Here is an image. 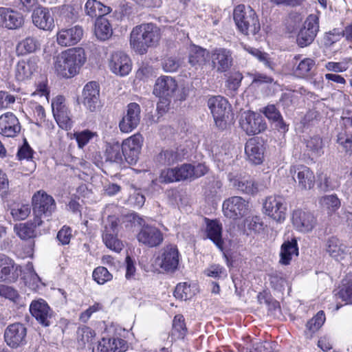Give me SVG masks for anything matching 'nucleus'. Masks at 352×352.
I'll return each mask as SVG.
<instances>
[{
	"label": "nucleus",
	"mask_w": 352,
	"mask_h": 352,
	"mask_svg": "<svg viewBox=\"0 0 352 352\" xmlns=\"http://www.w3.org/2000/svg\"><path fill=\"white\" fill-rule=\"evenodd\" d=\"M85 60L83 49L71 48L55 57L54 66L58 76L69 78L78 73Z\"/></svg>",
	"instance_id": "f257e3e1"
},
{
	"label": "nucleus",
	"mask_w": 352,
	"mask_h": 352,
	"mask_svg": "<svg viewBox=\"0 0 352 352\" xmlns=\"http://www.w3.org/2000/svg\"><path fill=\"white\" fill-rule=\"evenodd\" d=\"M160 30L153 23H142L133 28L130 45L140 54H146L148 48L155 47L160 39Z\"/></svg>",
	"instance_id": "f03ea898"
},
{
	"label": "nucleus",
	"mask_w": 352,
	"mask_h": 352,
	"mask_svg": "<svg viewBox=\"0 0 352 352\" xmlns=\"http://www.w3.org/2000/svg\"><path fill=\"white\" fill-rule=\"evenodd\" d=\"M233 17L239 31L245 35H256L261 30L258 16L250 6L238 5L234 10Z\"/></svg>",
	"instance_id": "7ed1b4c3"
},
{
	"label": "nucleus",
	"mask_w": 352,
	"mask_h": 352,
	"mask_svg": "<svg viewBox=\"0 0 352 352\" xmlns=\"http://www.w3.org/2000/svg\"><path fill=\"white\" fill-rule=\"evenodd\" d=\"M181 258L177 245L168 244L158 252L153 265L160 272L172 274L179 270Z\"/></svg>",
	"instance_id": "20e7f679"
},
{
	"label": "nucleus",
	"mask_w": 352,
	"mask_h": 352,
	"mask_svg": "<svg viewBox=\"0 0 352 352\" xmlns=\"http://www.w3.org/2000/svg\"><path fill=\"white\" fill-rule=\"evenodd\" d=\"M32 210L37 225H43L42 217L49 218L55 211L56 206L54 198L43 190H38L32 198Z\"/></svg>",
	"instance_id": "39448f33"
},
{
	"label": "nucleus",
	"mask_w": 352,
	"mask_h": 352,
	"mask_svg": "<svg viewBox=\"0 0 352 352\" xmlns=\"http://www.w3.org/2000/svg\"><path fill=\"white\" fill-rule=\"evenodd\" d=\"M208 106L213 116L217 126L221 129L226 127V118H228L230 105L228 100L221 96L211 97L208 100Z\"/></svg>",
	"instance_id": "423d86ee"
},
{
	"label": "nucleus",
	"mask_w": 352,
	"mask_h": 352,
	"mask_svg": "<svg viewBox=\"0 0 352 352\" xmlns=\"http://www.w3.org/2000/svg\"><path fill=\"white\" fill-rule=\"evenodd\" d=\"M239 124L248 135L258 134L267 129V123L264 118L259 113L250 111L241 114Z\"/></svg>",
	"instance_id": "0eeeda50"
},
{
	"label": "nucleus",
	"mask_w": 352,
	"mask_h": 352,
	"mask_svg": "<svg viewBox=\"0 0 352 352\" xmlns=\"http://www.w3.org/2000/svg\"><path fill=\"white\" fill-rule=\"evenodd\" d=\"M210 60L212 69L220 74L229 71L234 63L232 52L225 47H217L211 50Z\"/></svg>",
	"instance_id": "6e6552de"
},
{
	"label": "nucleus",
	"mask_w": 352,
	"mask_h": 352,
	"mask_svg": "<svg viewBox=\"0 0 352 352\" xmlns=\"http://www.w3.org/2000/svg\"><path fill=\"white\" fill-rule=\"evenodd\" d=\"M249 204L240 196H233L224 200L222 205L223 214L232 219H239L248 214Z\"/></svg>",
	"instance_id": "1a4fd4ad"
},
{
	"label": "nucleus",
	"mask_w": 352,
	"mask_h": 352,
	"mask_svg": "<svg viewBox=\"0 0 352 352\" xmlns=\"http://www.w3.org/2000/svg\"><path fill=\"white\" fill-rule=\"evenodd\" d=\"M319 30V18L316 14H310L304 22L297 35V43L304 47L310 45Z\"/></svg>",
	"instance_id": "9d476101"
},
{
	"label": "nucleus",
	"mask_w": 352,
	"mask_h": 352,
	"mask_svg": "<svg viewBox=\"0 0 352 352\" xmlns=\"http://www.w3.org/2000/svg\"><path fill=\"white\" fill-rule=\"evenodd\" d=\"M27 329L23 324L15 322L7 327L4 340L8 346L16 349L26 344Z\"/></svg>",
	"instance_id": "9b49d317"
},
{
	"label": "nucleus",
	"mask_w": 352,
	"mask_h": 352,
	"mask_svg": "<svg viewBox=\"0 0 352 352\" xmlns=\"http://www.w3.org/2000/svg\"><path fill=\"white\" fill-rule=\"evenodd\" d=\"M52 108L54 117L63 129H71L72 121L70 118V112L65 104V99L62 96H58L52 100Z\"/></svg>",
	"instance_id": "f8f14e48"
},
{
	"label": "nucleus",
	"mask_w": 352,
	"mask_h": 352,
	"mask_svg": "<svg viewBox=\"0 0 352 352\" xmlns=\"http://www.w3.org/2000/svg\"><path fill=\"white\" fill-rule=\"evenodd\" d=\"M192 173L191 164H183L180 166L162 170L159 177V182L160 183L169 184L192 179Z\"/></svg>",
	"instance_id": "ddd939ff"
},
{
	"label": "nucleus",
	"mask_w": 352,
	"mask_h": 352,
	"mask_svg": "<svg viewBox=\"0 0 352 352\" xmlns=\"http://www.w3.org/2000/svg\"><path fill=\"white\" fill-rule=\"evenodd\" d=\"M265 213L274 220L280 222L286 215L285 199L280 196H270L266 198L263 204Z\"/></svg>",
	"instance_id": "4468645a"
},
{
	"label": "nucleus",
	"mask_w": 352,
	"mask_h": 352,
	"mask_svg": "<svg viewBox=\"0 0 352 352\" xmlns=\"http://www.w3.org/2000/svg\"><path fill=\"white\" fill-rule=\"evenodd\" d=\"M143 138L136 133L123 141L121 144L124 152V157L129 164H135L140 153Z\"/></svg>",
	"instance_id": "2eb2a0df"
},
{
	"label": "nucleus",
	"mask_w": 352,
	"mask_h": 352,
	"mask_svg": "<svg viewBox=\"0 0 352 352\" xmlns=\"http://www.w3.org/2000/svg\"><path fill=\"white\" fill-rule=\"evenodd\" d=\"M82 102L91 112L96 111L100 108V87L96 82L91 81L85 85L82 93Z\"/></svg>",
	"instance_id": "dca6fc26"
},
{
	"label": "nucleus",
	"mask_w": 352,
	"mask_h": 352,
	"mask_svg": "<svg viewBox=\"0 0 352 352\" xmlns=\"http://www.w3.org/2000/svg\"><path fill=\"white\" fill-rule=\"evenodd\" d=\"M137 239L147 247L155 248L163 242L164 236L162 232L156 227L143 225L137 234Z\"/></svg>",
	"instance_id": "f3484780"
},
{
	"label": "nucleus",
	"mask_w": 352,
	"mask_h": 352,
	"mask_svg": "<svg viewBox=\"0 0 352 352\" xmlns=\"http://www.w3.org/2000/svg\"><path fill=\"white\" fill-rule=\"evenodd\" d=\"M140 107L135 102L128 104L126 113L119 123V127L122 132L129 133L135 129L140 122Z\"/></svg>",
	"instance_id": "a211bd4d"
},
{
	"label": "nucleus",
	"mask_w": 352,
	"mask_h": 352,
	"mask_svg": "<svg viewBox=\"0 0 352 352\" xmlns=\"http://www.w3.org/2000/svg\"><path fill=\"white\" fill-rule=\"evenodd\" d=\"M290 173L300 189H311L314 186L315 176L309 168L302 165L296 166L291 168Z\"/></svg>",
	"instance_id": "6ab92c4d"
},
{
	"label": "nucleus",
	"mask_w": 352,
	"mask_h": 352,
	"mask_svg": "<svg viewBox=\"0 0 352 352\" xmlns=\"http://www.w3.org/2000/svg\"><path fill=\"white\" fill-rule=\"evenodd\" d=\"M30 311L41 325L48 327L51 324L52 311L44 300H33L30 306Z\"/></svg>",
	"instance_id": "aec40b11"
},
{
	"label": "nucleus",
	"mask_w": 352,
	"mask_h": 352,
	"mask_svg": "<svg viewBox=\"0 0 352 352\" xmlns=\"http://www.w3.org/2000/svg\"><path fill=\"white\" fill-rule=\"evenodd\" d=\"M292 223L297 230L309 232L316 226L317 220L311 212L296 210L292 214Z\"/></svg>",
	"instance_id": "412c9836"
},
{
	"label": "nucleus",
	"mask_w": 352,
	"mask_h": 352,
	"mask_svg": "<svg viewBox=\"0 0 352 352\" xmlns=\"http://www.w3.org/2000/svg\"><path fill=\"white\" fill-rule=\"evenodd\" d=\"M177 90L175 80L170 76H162L156 80L153 94L160 98H175Z\"/></svg>",
	"instance_id": "4be33fe9"
},
{
	"label": "nucleus",
	"mask_w": 352,
	"mask_h": 352,
	"mask_svg": "<svg viewBox=\"0 0 352 352\" xmlns=\"http://www.w3.org/2000/svg\"><path fill=\"white\" fill-rule=\"evenodd\" d=\"M19 267L12 258L0 254V282H15L19 276Z\"/></svg>",
	"instance_id": "5701e85b"
},
{
	"label": "nucleus",
	"mask_w": 352,
	"mask_h": 352,
	"mask_svg": "<svg viewBox=\"0 0 352 352\" xmlns=\"http://www.w3.org/2000/svg\"><path fill=\"white\" fill-rule=\"evenodd\" d=\"M32 10V19L35 26L43 30H52L54 27V17L47 8L36 6Z\"/></svg>",
	"instance_id": "b1692460"
},
{
	"label": "nucleus",
	"mask_w": 352,
	"mask_h": 352,
	"mask_svg": "<svg viewBox=\"0 0 352 352\" xmlns=\"http://www.w3.org/2000/svg\"><path fill=\"white\" fill-rule=\"evenodd\" d=\"M131 60L130 58L122 52H116L112 54L109 60V67L113 73L120 76H124L131 70Z\"/></svg>",
	"instance_id": "393cba45"
},
{
	"label": "nucleus",
	"mask_w": 352,
	"mask_h": 352,
	"mask_svg": "<svg viewBox=\"0 0 352 352\" xmlns=\"http://www.w3.org/2000/svg\"><path fill=\"white\" fill-rule=\"evenodd\" d=\"M23 23V16L18 11L8 8H0V27L16 30L21 28Z\"/></svg>",
	"instance_id": "a878e982"
},
{
	"label": "nucleus",
	"mask_w": 352,
	"mask_h": 352,
	"mask_svg": "<svg viewBox=\"0 0 352 352\" xmlns=\"http://www.w3.org/2000/svg\"><path fill=\"white\" fill-rule=\"evenodd\" d=\"M265 150L263 142L258 138H250L245 146V153L248 160L256 165L263 162Z\"/></svg>",
	"instance_id": "bb28decb"
},
{
	"label": "nucleus",
	"mask_w": 352,
	"mask_h": 352,
	"mask_svg": "<svg viewBox=\"0 0 352 352\" xmlns=\"http://www.w3.org/2000/svg\"><path fill=\"white\" fill-rule=\"evenodd\" d=\"M82 36L83 29L77 25L59 30L56 35V41L58 45L67 47L76 45L81 40Z\"/></svg>",
	"instance_id": "cd10ccee"
},
{
	"label": "nucleus",
	"mask_w": 352,
	"mask_h": 352,
	"mask_svg": "<svg viewBox=\"0 0 352 352\" xmlns=\"http://www.w3.org/2000/svg\"><path fill=\"white\" fill-rule=\"evenodd\" d=\"M21 124L12 113L8 112L0 116V133L8 138L16 137L21 131Z\"/></svg>",
	"instance_id": "c85d7f7f"
},
{
	"label": "nucleus",
	"mask_w": 352,
	"mask_h": 352,
	"mask_svg": "<svg viewBox=\"0 0 352 352\" xmlns=\"http://www.w3.org/2000/svg\"><path fill=\"white\" fill-rule=\"evenodd\" d=\"M326 252L336 261L343 260L348 254V247L338 238L331 236L325 243Z\"/></svg>",
	"instance_id": "c756f323"
},
{
	"label": "nucleus",
	"mask_w": 352,
	"mask_h": 352,
	"mask_svg": "<svg viewBox=\"0 0 352 352\" xmlns=\"http://www.w3.org/2000/svg\"><path fill=\"white\" fill-rule=\"evenodd\" d=\"M230 185L243 193L254 195L258 192L257 184L251 179L229 174Z\"/></svg>",
	"instance_id": "7c9ffc66"
},
{
	"label": "nucleus",
	"mask_w": 352,
	"mask_h": 352,
	"mask_svg": "<svg viewBox=\"0 0 352 352\" xmlns=\"http://www.w3.org/2000/svg\"><path fill=\"white\" fill-rule=\"evenodd\" d=\"M184 151L182 149L168 148L162 150L156 157L155 161L160 165L170 166L184 158Z\"/></svg>",
	"instance_id": "2f4dec72"
},
{
	"label": "nucleus",
	"mask_w": 352,
	"mask_h": 352,
	"mask_svg": "<svg viewBox=\"0 0 352 352\" xmlns=\"http://www.w3.org/2000/svg\"><path fill=\"white\" fill-rule=\"evenodd\" d=\"M210 52L206 49L192 45L189 52L188 63L195 69H198L206 64L207 58H210Z\"/></svg>",
	"instance_id": "473e14b6"
},
{
	"label": "nucleus",
	"mask_w": 352,
	"mask_h": 352,
	"mask_svg": "<svg viewBox=\"0 0 352 352\" xmlns=\"http://www.w3.org/2000/svg\"><path fill=\"white\" fill-rule=\"evenodd\" d=\"M43 225H37L34 217L32 221L15 224L14 232L22 240H28L36 236L35 228Z\"/></svg>",
	"instance_id": "72a5a7b5"
},
{
	"label": "nucleus",
	"mask_w": 352,
	"mask_h": 352,
	"mask_svg": "<svg viewBox=\"0 0 352 352\" xmlns=\"http://www.w3.org/2000/svg\"><path fill=\"white\" fill-rule=\"evenodd\" d=\"M85 12L87 15L94 18L103 17L110 13L111 9L97 0H88L85 3Z\"/></svg>",
	"instance_id": "f704fd0d"
},
{
	"label": "nucleus",
	"mask_w": 352,
	"mask_h": 352,
	"mask_svg": "<svg viewBox=\"0 0 352 352\" xmlns=\"http://www.w3.org/2000/svg\"><path fill=\"white\" fill-rule=\"evenodd\" d=\"M222 226L217 220H208L206 232L208 237L221 250L223 249V241L221 237Z\"/></svg>",
	"instance_id": "c9c22d12"
},
{
	"label": "nucleus",
	"mask_w": 352,
	"mask_h": 352,
	"mask_svg": "<svg viewBox=\"0 0 352 352\" xmlns=\"http://www.w3.org/2000/svg\"><path fill=\"white\" fill-rule=\"evenodd\" d=\"M95 34L101 41L109 39L112 34V27L109 20L105 17H98L95 23Z\"/></svg>",
	"instance_id": "e433bc0d"
},
{
	"label": "nucleus",
	"mask_w": 352,
	"mask_h": 352,
	"mask_svg": "<svg viewBox=\"0 0 352 352\" xmlns=\"http://www.w3.org/2000/svg\"><path fill=\"white\" fill-rule=\"evenodd\" d=\"M307 151L314 157H320L324 154L325 143L318 135L310 137L305 142Z\"/></svg>",
	"instance_id": "4c0bfd02"
},
{
	"label": "nucleus",
	"mask_w": 352,
	"mask_h": 352,
	"mask_svg": "<svg viewBox=\"0 0 352 352\" xmlns=\"http://www.w3.org/2000/svg\"><path fill=\"white\" fill-rule=\"evenodd\" d=\"M315 67V60L309 58H305L299 62L294 69V74L299 78L309 77L314 74Z\"/></svg>",
	"instance_id": "58836bf2"
},
{
	"label": "nucleus",
	"mask_w": 352,
	"mask_h": 352,
	"mask_svg": "<svg viewBox=\"0 0 352 352\" xmlns=\"http://www.w3.org/2000/svg\"><path fill=\"white\" fill-rule=\"evenodd\" d=\"M107 160L121 163L123 161L124 152L121 144L116 141H113L107 144L105 151Z\"/></svg>",
	"instance_id": "ea45409f"
},
{
	"label": "nucleus",
	"mask_w": 352,
	"mask_h": 352,
	"mask_svg": "<svg viewBox=\"0 0 352 352\" xmlns=\"http://www.w3.org/2000/svg\"><path fill=\"white\" fill-rule=\"evenodd\" d=\"M76 333L78 346L81 349H85L87 344L91 348L96 336L94 331L89 327L83 326L78 329Z\"/></svg>",
	"instance_id": "a19ab883"
},
{
	"label": "nucleus",
	"mask_w": 352,
	"mask_h": 352,
	"mask_svg": "<svg viewBox=\"0 0 352 352\" xmlns=\"http://www.w3.org/2000/svg\"><path fill=\"white\" fill-rule=\"evenodd\" d=\"M336 144L339 152L349 155L352 153V135L347 134L345 130H342L337 135Z\"/></svg>",
	"instance_id": "79ce46f5"
},
{
	"label": "nucleus",
	"mask_w": 352,
	"mask_h": 352,
	"mask_svg": "<svg viewBox=\"0 0 352 352\" xmlns=\"http://www.w3.org/2000/svg\"><path fill=\"white\" fill-rule=\"evenodd\" d=\"M36 71V66L32 61L21 60L16 67V77L19 80L30 78Z\"/></svg>",
	"instance_id": "37998d69"
},
{
	"label": "nucleus",
	"mask_w": 352,
	"mask_h": 352,
	"mask_svg": "<svg viewBox=\"0 0 352 352\" xmlns=\"http://www.w3.org/2000/svg\"><path fill=\"white\" fill-rule=\"evenodd\" d=\"M325 321V316L323 311H320L306 324L305 333L307 337L311 338L313 334L316 332L324 324Z\"/></svg>",
	"instance_id": "c03bdc74"
},
{
	"label": "nucleus",
	"mask_w": 352,
	"mask_h": 352,
	"mask_svg": "<svg viewBox=\"0 0 352 352\" xmlns=\"http://www.w3.org/2000/svg\"><path fill=\"white\" fill-rule=\"evenodd\" d=\"M31 207L28 204H14L10 208V214L15 221H23L28 217Z\"/></svg>",
	"instance_id": "a18cd8bd"
},
{
	"label": "nucleus",
	"mask_w": 352,
	"mask_h": 352,
	"mask_svg": "<svg viewBox=\"0 0 352 352\" xmlns=\"http://www.w3.org/2000/svg\"><path fill=\"white\" fill-rule=\"evenodd\" d=\"M187 332V328L184 322V318L182 315L175 316L173 321L172 336L177 339H183Z\"/></svg>",
	"instance_id": "49530a36"
},
{
	"label": "nucleus",
	"mask_w": 352,
	"mask_h": 352,
	"mask_svg": "<svg viewBox=\"0 0 352 352\" xmlns=\"http://www.w3.org/2000/svg\"><path fill=\"white\" fill-rule=\"evenodd\" d=\"M18 47L23 53H32L40 48V43L36 38L29 36L21 41Z\"/></svg>",
	"instance_id": "de8ad7c7"
},
{
	"label": "nucleus",
	"mask_w": 352,
	"mask_h": 352,
	"mask_svg": "<svg viewBox=\"0 0 352 352\" xmlns=\"http://www.w3.org/2000/svg\"><path fill=\"white\" fill-rule=\"evenodd\" d=\"M320 203L322 207L327 209L329 212L336 211L340 206V199L334 195L322 197L320 199Z\"/></svg>",
	"instance_id": "09e8293b"
},
{
	"label": "nucleus",
	"mask_w": 352,
	"mask_h": 352,
	"mask_svg": "<svg viewBox=\"0 0 352 352\" xmlns=\"http://www.w3.org/2000/svg\"><path fill=\"white\" fill-rule=\"evenodd\" d=\"M345 281L338 295L346 304H352V276L348 277Z\"/></svg>",
	"instance_id": "8fccbe9b"
},
{
	"label": "nucleus",
	"mask_w": 352,
	"mask_h": 352,
	"mask_svg": "<svg viewBox=\"0 0 352 352\" xmlns=\"http://www.w3.org/2000/svg\"><path fill=\"white\" fill-rule=\"evenodd\" d=\"M93 278L98 284L102 285L112 278V275L104 267H98L93 272Z\"/></svg>",
	"instance_id": "3c124183"
},
{
	"label": "nucleus",
	"mask_w": 352,
	"mask_h": 352,
	"mask_svg": "<svg viewBox=\"0 0 352 352\" xmlns=\"http://www.w3.org/2000/svg\"><path fill=\"white\" fill-rule=\"evenodd\" d=\"M174 296L181 300H186L190 298V288L186 283L177 284L174 291Z\"/></svg>",
	"instance_id": "603ef678"
},
{
	"label": "nucleus",
	"mask_w": 352,
	"mask_h": 352,
	"mask_svg": "<svg viewBox=\"0 0 352 352\" xmlns=\"http://www.w3.org/2000/svg\"><path fill=\"white\" fill-rule=\"evenodd\" d=\"M243 75L239 72H232L226 80V87L232 91H236L241 85Z\"/></svg>",
	"instance_id": "864d4df0"
},
{
	"label": "nucleus",
	"mask_w": 352,
	"mask_h": 352,
	"mask_svg": "<svg viewBox=\"0 0 352 352\" xmlns=\"http://www.w3.org/2000/svg\"><path fill=\"white\" fill-rule=\"evenodd\" d=\"M222 182L217 179H213L207 184L205 190V195L208 197H215L222 188Z\"/></svg>",
	"instance_id": "5fc2aeb1"
},
{
	"label": "nucleus",
	"mask_w": 352,
	"mask_h": 352,
	"mask_svg": "<svg viewBox=\"0 0 352 352\" xmlns=\"http://www.w3.org/2000/svg\"><path fill=\"white\" fill-rule=\"evenodd\" d=\"M94 133L88 130H85L79 133H75L74 137L76 140L79 148H82L93 138Z\"/></svg>",
	"instance_id": "6e6d98bb"
},
{
	"label": "nucleus",
	"mask_w": 352,
	"mask_h": 352,
	"mask_svg": "<svg viewBox=\"0 0 352 352\" xmlns=\"http://www.w3.org/2000/svg\"><path fill=\"white\" fill-rule=\"evenodd\" d=\"M9 180L6 173L0 169V197L6 198L9 194Z\"/></svg>",
	"instance_id": "4d7b16f0"
},
{
	"label": "nucleus",
	"mask_w": 352,
	"mask_h": 352,
	"mask_svg": "<svg viewBox=\"0 0 352 352\" xmlns=\"http://www.w3.org/2000/svg\"><path fill=\"white\" fill-rule=\"evenodd\" d=\"M93 352H115L111 346V338H103L97 344L96 347H93Z\"/></svg>",
	"instance_id": "13d9d810"
},
{
	"label": "nucleus",
	"mask_w": 352,
	"mask_h": 352,
	"mask_svg": "<svg viewBox=\"0 0 352 352\" xmlns=\"http://www.w3.org/2000/svg\"><path fill=\"white\" fill-rule=\"evenodd\" d=\"M118 222L115 217H109L104 226L102 233L118 234Z\"/></svg>",
	"instance_id": "bf43d9fd"
},
{
	"label": "nucleus",
	"mask_w": 352,
	"mask_h": 352,
	"mask_svg": "<svg viewBox=\"0 0 352 352\" xmlns=\"http://www.w3.org/2000/svg\"><path fill=\"white\" fill-rule=\"evenodd\" d=\"M0 296L12 300H15L19 297L16 289L4 285H0Z\"/></svg>",
	"instance_id": "052dcab7"
},
{
	"label": "nucleus",
	"mask_w": 352,
	"mask_h": 352,
	"mask_svg": "<svg viewBox=\"0 0 352 352\" xmlns=\"http://www.w3.org/2000/svg\"><path fill=\"white\" fill-rule=\"evenodd\" d=\"M263 113L265 117L272 122L277 120L281 116L279 111L274 104H270L265 107L263 111Z\"/></svg>",
	"instance_id": "680f3d73"
},
{
	"label": "nucleus",
	"mask_w": 352,
	"mask_h": 352,
	"mask_svg": "<svg viewBox=\"0 0 352 352\" xmlns=\"http://www.w3.org/2000/svg\"><path fill=\"white\" fill-rule=\"evenodd\" d=\"M163 68L167 72H173L180 66L179 61L173 57H168L163 61Z\"/></svg>",
	"instance_id": "e2e57ef3"
},
{
	"label": "nucleus",
	"mask_w": 352,
	"mask_h": 352,
	"mask_svg": "<svg viewBox=\"0 0 352 352\" xmlns=\"http://www.w3.org/2000/svg\"><path fill=\"white\" fill-rule=\"evenodd\" d=\"M72 237V230L69 227L63 226L57 234V239L62 245L69 244Z\"/></svg>",
	"instance_id": "0e129e2a"
},
{
	"label": "nucleus",
	"mask_w": 352,
	"mask_h": 352,
	"mask_svg": "<svg viewBox=\"0 0 352 352\" xmlns=\"http://www.w3.org/2000/svg\"><path fill=\"white\" fill-rule=\"evenodd\" d=\"M15 102V97L4 91H0V109L8 108Z\"/></svg>",
	"instance_id": "69168bd1"
},
{
	"label": "nucleus",
	"mask_w": 352,
	"mask_h": 352,
	"mask_svg": "<svg viewBox=\"0 0 352 352\" xmlns=\"http://www.w3.org/2000/svg\"><path fill=\"white\" fill-rule=\"evenodd\" d=\"M33 150L25 140L23 145L19 149L17 155L20 160L27 159L29 160L32 157Z\"/></svg>",
	"instance_id": "338daca9"
},
{
	"label": "nucleus",
	"mask_w": 352,
	"mask_h": 352,
	"mask_svg": "<svg viewBox=\"0 0 352 352\" xmlns=\"http://www.w3.org/2000/svg\"><path fill=\"white\" fill-rule=\"evenodd\" d=\"M111 346L115 352H122L126 350L127 343L126 342L119 338H111Z\"/></svg>",
	"instance_id": "774afa93"
}]
</instances>
